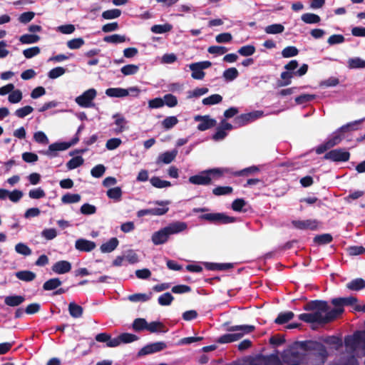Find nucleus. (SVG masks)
Listing matches in <instances>:
<instances>
[{
	"mask_svg": "<svg viewBox=\"0 0 365 365\" xmlns=\"http://www.w3.org/2000/svg\"><path fill=\"white\" fill-rule=\"evenodd\" d=\"M294 317V314L291 311L287 312H281L274 319V322L277 324H284L292 319Z\"/></svg>",
	"mask_w": 365,
	"mask_h": 365,
	"instance_id": "34",
	"label": "nucleus"
},
{
	"mask_svg": "<svg viewBox=\"0 0 365 365\" xmlns=\"http://www.w3.org/2000/svg\"><path fill=\"white\" fill-rule=\"evenodd\" d=\"M95 339L98 342H105L108 347H116L118 346L117 339H111V336L106 332L98 334Z\"/></svg>",
	"mask_w": 365,
	"mask_h": 365,
	"instance_id": "20",
	"label": "nucleus"
},
{
	"mask_svg": "<svg viewBox=\"0 0 365 365\" xmlns=\"http://www.w3.org/2000/svg\"><path fill=\"white\" fill-rule=\"evenodd\" d=\"M302 20L306 24H317L320 21V17L314 14L306 13L302 16Z\"/></svg>",
	"mask_w": 365,
	"mask_h": 365,
	"instance_id": "54",
	"label": "nucleus"
},
{
	"mask_svg": "<svg viewBox=\"0 0 365 365\" xmlns=\"http://www.w3.org/2000/svg\"><path fill=\"white\" fill-rule=\"evenodd\" d=\"M167 346L166 344L163 341H158L152 344H149L143 347L138 352L139 355H148L155 352L160 351L165 349Z\"/></svg>",
	"mask_w": 365,
	"mask_h": 365,
	"instance_id": "13",
	"label": "nucleus"
},
{
	"mask_svg": "<svg viewBox=\"0 0 365 365\" xmlns=\"http://www.w3.org/2000/svg\"><path fill=\"white\" fill-rule=\"evenodd\" d=\"M239 72L236 68H230L226 69L222 74L223 78L227 81H232L237 78Z\"/></svg>",
	"mask_w": 365,
	"mask_h": 365,
	"instance_id": "45",
	"label": "nucleus"
},
{
	"mask_svg": "<svg viewBox=\"0 0 365 365\" xmlns=\"http://www.w3.org/2000/svg\"><path fill=\"white\" fill-rule=\"evenodd\" d=\"M255 329V326L253 325H240V326H232L227 329L229 331H240V334H249L252 332Z\"/></svg>",
	"mask_w": 365,
	"mask_h": 365,
	"instance_id": "39",
	"label": "nucleus"
},
{
	"mask_svg": "<svg viewBox=\"0 0 365 365\" xmlns=\"http://www.w3.org/2000/svg\"><path fill=\"white\" fill-rule=\"evenodd\" d=\"M177 155L176 150L163 153L159 156V160L165 164H169L174 160Z\"/></svg>",
	"mask_w": 365,
	"mask_h": 365,
	"instance_id": "43",
	"label": "nucleus"
},
{
	"mask_svg": "<svg viewBox=\"0 0 365 365\" xmlns=\"http://www.w3.org/2000/svg\"><path fill=\"white\" fill-rule=\"evenodd\" d=\"M66 72V69L63 67H56L48 73V77L51 79H56L63 76Z\"/></svg>",
	"mask_w": 365,
	"mask_h": 365,
	"instance_id": "59",
	"label": "nucleus"
},
{
	"mask_svg": "<svg viewBox=\"0 0 365 365\" xmlns=\"http://www.w3.org/2000/svg\"><path fill=\"white\" fill-rule=\"evenodd\" d=\"M332 240L333 237L329 233L316 235L313 239L314 242L318 245L329 244Z\"/></svg>",
	"mask_w": 365,
	"mask_h": 365,
	"instance_id": "30",
	"label": "nucleus"
},
{
	"mask_svg": "<svg viewBox=\"0 0 365 365\" xmlns=\"http://www.w3.org/2000/svg\"><path fill=\"white\" fill-rule=\"evenodd\" d=\"M152 297V292L149 294L136 293L128 296V299L130 302H147Z\"/></svg>",
	"mask_w": 365,
	"mask_h": 365,
	"instance_id": "40",
	"label": "nucleus"
},
{
	"mask_svg": "<svg viewBox=\"0 0 365 365\" xmlns=\"http://www.w3.org/2000/svg\"><path fill=\"white\" fill-rule=\"evenodd\" d=\"M243 336V334H225L220 336L217 341L220 344L230 343L239 340Z\"/></svg>",
	"mask_w": 365,
	"mask_h": 365,
	"instance_id": "26",
	"label": "nucleus"
},
{
	"mask_svg": "<svg viewBox=\"0 0 365 365\" xmlns=\"http://www.w3.org/2000/svg\"><path fill=\"white\" fill-rule=\"evenodd\" d=\"M40 40V36L36 34H24L19 38V41L23 44H31L37 43Z\"/></svg>",
	"mask_w": 365,
	"mask_h": 365,
	"instance_id": "44",
	"label": "nucleus"
},
{
	"mask_svg": "<svg viewBox=\"0 0 365 365\" xmlns=\"http://www.w3.org/2000/svg\"><path fill=\"white\" fill-rule=\"evenodd\" d=\"M264 115L262 110H255L237 116L234 120L235 126L241 127L260 118Z\"/></svg>",
	"mask_w": 365,
	"mask_h": 365,
	"instance_id": "7",
	"label": "nucleus"
},
{
	"mask_svg": "<svg viewBox=\"0 0 365 365\" xmlns=\"http://www.w3.org/2000/svg\"><path fill=\"white\" fill-rule=\"evenodd\" d=\"M103 41L106 43L117 44L129 41V38L124 35L113 34L105 36L103 38Z\"/></svg>",
	"mask_w": 365,
	"mask_h": 365,
	"instance_id": "29",
	"label": "nucleus"
},
{
	"mask_svg": "<svg viewBox=\"0 0 365 365\" xmlns=\"http://www.w3.org/2000/svg\"><path fill=\"white\" fill-rule=\"evenodd\" d=\"M118 341V345L121 343H130L135 341L138 339V337L133 334L130 333H123L120 334L118 337L115 338Z\"/></svg>",
	"mask_w": 365,
	"mask_h": 365,
	"instance_id": "35",
	"label": "nucleus"
},
{
	"mask_svg": "<svg viewBox=\"0 0 365 365\" xmlns=\"http://www.w3.org/2000/svg\"><path fill=\"white\" fill-rule=\"evenodd\" d=\"M155 205L163 206V207H154L152 209V215L155 216H161L165 214H166L168 210L169 207H168V205L170 204V201L169 200H156L153 202Z\"/></svg>",
	"mask_w": 365,
	"mask_h": 365,
	"instance_id": "21",
	"label": "nucleus"
},
{
	"mask_svg": "<svg viewBox=\"0 0 365 365\" xmlns=\"http://www.w3.org/2000/svg\"><path fill=\"white\" fill-rule=\"evenodd\" d=\"M15 276L19 280L26 282H32L36 277V274L34 272L30 270H22L16 272L15 273Z\"/></svg>",
	"mask_w": 365,
	"mask_h": 365,
	"instance_id": "24",
	"label": "nucleus"
},
{
	"mask_svg": "<svg viewBox=\"0 0 365 365\" xmlns=\"http://www.w3.org/2000/svg\"><path fill=\"white\" fill-rule=\"evenodd\" d=\"M106 195L108 198L116 202L121 200L123 191L120 187H115L107 190Z\"/></svg>",
	"mask_w": 365,
	"mask_h": 365,
	"instance_id": "31",
	"label": "nucleus"
},
{
	"mask_svg": "<svg viewBox=\"0 0 365 365\" xmlns=\"http://www.w3.org/2000/svg\"><path fill=\"white\" fill-rule=\"evenodd\" d=\"M300 348L304 351H317L323 358L327 356V351L324 345L316 341H304L299 342Z\"/></svg>",
	"mask_w": 365,
	"mask_h": 365,
	"instance_id": "9",
	"label": "nucleus"
},
{
	"mask_svg": "<svg viewBox=\"0 0 365 365\" xmlns=\"http://www.w3.org/2000/svg\"><path fill=\"white\" fill-rule=\"evenodd\" d=\"M222 101V97L219 94H213L202 100V104L205 106H212L220 103Z\"/></svg>",
	"mask_w": 365,
	"mask_h": 365,
	"instance_id": "50",
	"label": "nucleus"
},
{
	"mask_svg": "<svg viewBox=\"0 0 365 365\" xmlns=\"http://www.w3.org/2000/svg\"><path fill=\"white\" fill-rule=\"evenodd\" d=\"M192 71L191 76L194 79L202 80L205 77V72L198 66V64L193 63L189 65Z\"/></svg>",
	"mask_w": 365,
	"mask_h": 365,
	"instance_id": "33",
	"label": "nucleus"
},
{
	"mask_svg": "<svg viewBox=\"0 0 365 365\" xmlns=\"http://www.w3.org/2000/svg\"><path fill=\"white\" fill-rule=\"evenodd\" d=\"M85 43L82 38H76L67 41L66 45L70 49H78Z\"/></svg>",
	"mask_w": 365,
	"mask_h": 365,
	"instance_id": "61",
	"label": "nucleus"
},
{
	"mask_svg": "<svg viewBox=\"0 0 365 365\" xmlns=\"http://www.w3.org/2000/svg\"><path fill=\"white\" fill-rule=\"evenodd\" d=\"M97 92L94 88H90L76 97V103L83 108H90L94 106L93 101L96 98Z\"/></svg>",
	"mask_w": 365,
	"mask_h": 365,
	"instance_id": "10",
	"label": "nucleus"
},
{
	"mask_svg": "<svg viewBox=\"0 0 365 365\" xmlns=\"http://www.w3.org/2000/svg\"><path fill=\"white\" fill-rule=\"evenodd\" d=\"M259 172V168L256 165H252L246 168H244L239 171H234L233 175L236 177L239 176H248L251 174Z\"/></svg>",
	"mask_w": 365,
	"mask_h": 365,
	"instance_id": "36",
	"label": "nucleus"
},
{
	"mask_svg": "<svg viewBox=\"0 0 365 365\" xmlns=\"http://www.w3.org/2000/svg\"><path fill=\"white\" fill-rule=\"evenodd\" d=\"M196 121L199 122L197 125V129L200 130H208L216 125V120L213 118H211L209 115H197L195 118Z\"/></svg>",
	"mask_w": 365,
	"mask_h": 365,
	"instance_id": "16",
	"label": "nucleus"
},
{
	"mask_svg": "<svg viewBox=\"0 0 365 365\" xmlns=\"http://www.w3.org/2000/svg\"><path fill=\"white\" fill-rule=\"evenodd\" d=\"M187 228V225L185 222L176 221L170 223L153 233L151 236L152 242L155 245H163L169 240L170 235L182 232Z\"/></svg>",
	"mask_w": 365,
	"mask_h": 365,
	"instance_id": "2",
	"label": "nucleus"
},
{
	"mask_svg": "<svg viewBox=\"0 0 365 365\" xmlns=\"http://www.w3.org/2000/svg\"><path fill=\"white\" fill-rule=\"evenodd\" d=\"M78 141L79 138H72L69 142H56L51 143L48 146V153L53 157H56L58 151L66 150L70 147L76 145Z\"/></svg>",
	"mask_w": 365,
	"mask_h": 365,
	"instance_id": "11",
	"label": "nucleus"
},
{
	"mask_svg": "<svg viewBox=\"0 0 365 365\" xmlns=\"http://www.w3.org/2000/svg\"><path fill=\"white\" fill-rule=\"evenodd\" d=\"M357 302V298L354 297H338L332 299L331 300V303L335 307L329 312L332 320L334 321L336 319L344 312V306H351L355 304Z\"/></svg>",
	"mask_w": 365,
	"mask_h": 365,
	"instance_id": "3",
	"label": "nucleus"
},
{
	"mask_svg": "<svg viewBox=\"0 0 365 365\" xmlns=\"http://www.w3.org/2000/svg\"><path fill=\"white\" fill-rule=\"evenodd\" d=\"M232 191L233 188L230 186H217L212 190V193L216 196H220L230 195Z\"/></svg>",
	"mask_w": 365,
	"mask_h": 365,
	"instance_id": "51",
	"label": "nucleus"
},
{
	"mask_svg": "<svg viewBox=\"0 0 365 365\" xmlns=\"http://www.w3.org/2000/svg\"><path fill=\"white\" fill-rule=\"evenodd\" d=\"M292 225L298 230H316L318 228L319 221L317 220L309 219L306 220H292Z\"/></svg>",
	"mask_w": 365,
	"mask_h": 365,
	"instance_id": "12",
	"label": "nucleus"
},
{
	"mask_svg": "<svg viewBox=\"0 0 365 365\" xmlns=\"http://www.w3.org/2000/svg\"><path fill=\"white\" fill-rule=\"evenodd\" d=\"M139 70V66L134 64H128L120 68L121 73L125 76L135 74Z\"/></svg>",
	"mask_w": 365,
	"mask_h": 365,
	"instance_id": "58",
	"label": "nucleus"
},
{
	"mask_svg": "<svg viewBox=\"0 0 365 365\" xmlns=\"http://www.w3.org/2000/svg\"><path fill=\"white\" fill-rule=\"evenodd\" d=\"M150 184L156 188H164L171 186L170 181L161 180L159 177L154 176L150 180Z\"/></svg>",
	"mask_w": 365,
	"mask_h": 365,
	"instance_id": "38",
	"label": "nucleus"
},
{
	"mask_svg": "<svg viewBox=\"0 0 365 365\" xmlns=\"http://www.w3.org/2000/svg\"><path fill=\"white\" fill-rule=\"evenodd\" d=\"M96 245L94 242L86 239H78L75 242V247L81 252H88L94 250Z\"/></svg>",
	"mask_w": 365,
	"mask_h": 365,
	"instance_id": "17",
	"label": "nucleus"
},
{
	"mask_svg": "<svg viewBox=\"0 0 365 365\" xmlns=\"http://www.w3.org/2000/svg\"><path fill=\"white\" fill-rule=\"evenodd\" d=\"M146 327L147 322L143 318L135 319L132 324V327L135 331H140L142 330L146 329Z\"/></svg>",
	"mask_w": 365,
	"mask_h": 365,
	"instance_id": "57",
	"label": "nucleus"
},
{
	"mask_svg": "<svg viewBox=\"0 0 365 365\" xmlns=\"http://www.w3.org/2000/svg\"><path fill=\"white\" fill-rule=\"evenodd\" d=\"M25 301L24 296L21 295H10L4 299V303L9 307H17Z\"/></svg>",
	"mask_w": 365,
	"mask_h": 365,
	"instance_id": "25",
	"label": "nucleus"
},
{
	"mask_svg": "<svg viewBox=\"0 0 365 365\" xmlns=\"http://www.w3.org/2000/svg\"><path fill=\"white\" fill-rule=\"evenodd\" d=\"M299 319L307 323H318L325 324L332 322L331 315L328 312L324 316L320 312L313 313H303L298 316Z\"/></svg>",
	"mask_w": 365,
	"mask_h": 365,
	"instance_id": "4",
	"label": "nucleus"
},
{
	"mask_svg": "<svg viewBox=\"0 0 365 365\" xmlns=\"http://www.w3.org/2000/svg\"><path fill=\"white\" fill-rule=\"evenodd\" d=\"M284 31V27L280 24H274L264 28V31L268 34H278Z\"/></svg>",
	"mask_w": 365,
	"mask_h": 365,
	"instance_id": "42",
	"label": "nucleus"
},
{
	"mask_svg": "<svg viewBox=\"0 0 365 365\" xmlns=\"http://www.w3.org/2000/svg\"><path fill=\"white\" fill-rule=\"evenodd\" d=\"M15 250L17 253L24 256H28L31 254V250L26 245L21 242L16 245Z\"/></svg>",
	"mask_w": 365,
	"mask_h": 365,
	"instance_id": "64",
	"label": "nucleus"
},
{
	"mask_svg": "<svg viewBox=\"0 0 365 365\" xmlns=\"http://www.w3.org/2000/svg\"><path fill=\"white\" fill-rule=\"evenodd\" d=\"M348 66L349 68H365V61L359 57L349 58Z\"/></svg>",
	"mask_w": 365,
	"mask_h": 365,
	"instance_id": "52",
	"label": "nucleus"
},
{
	"mask_svg": "<svg viewBox=\"0 0 365 365\" xmlns=\"http://www.w3.org/2000/svg\"><path fill=\"white\" fill-rule=\"evenodd\" d=\"M22 99V92L19 90H13L9 95L8 100L11 103H17Z\"/></svg>",
	"mask_w": 365,
	"mask_h": 365,
	"instance_id": "60",
	"label": "nucleus"
},
{
	"mask_svg": "<svg viewBox=\"0 0 365 365\" xmlns=\"http://www.w3.org/2000/svg\"><path fill=\"white\" fill-rule=\"evenodd\" d=\"M68 312L72 317L80 318L83 315V309L81 306L77 304L74 302H72L68 304Z\"/></svg>",
	"mask_w": 365,
	"mask_h": 365,
	"instance_id": "27",
	"label": "nucleus"
},
{
	"mask_svg": "<svg viewBox=\"0 0 365 365\" xmlns=\"http://www.w3.org/2000/svg\"><path fill=\"white\" fill-rule=\"evenodd\" d=\"M363 121V120H355L354 122H351L347 123L345 125L341 126L339 131L342 134L349 131V130H354L358 129V126L360 125V123Z\"/></svg>",
	"mask_w": 365,
	"mask_h": 365,
	"instance_id": "53",
	"label": "nucleus"
},
{
	"mask_svg": "<svg viewBox=\"0 0 365 365\" xmlns=\"http://www.w3.org/2000/svg\"><path fill=\"white\" fill-rule=\"evenodd\" d=\"M174 300L173 296L170 292H165L158 297V303L161 306H168Z\"/></svg>",
	"mask_w": 365,
	"mask_h": 365,
	"instance_id": "56",
	"label": "nucleus"
},
{
	"mask_svg": "<svg viewBox=\"0 0 365 365\" xmlns=\"http://www.w3.org/2000/svg\"><path fill=\"white\" fill-rule=\"evenodd\" d=\"M256 49L252 45H247L241 47L238 50V53L242 56H250L255 53Z\"/></svg>",
	"mask_w": 365,
	"mask_h": 365,
	"instance_id": "63",
	"label": "nucleus"
},
{
	"mask_svg": "<svg viewBox=\"0 0 365 365\" xmlns=\"http://www.w3.org/2000/svg\"><path fill=\"white\" fill-rule=\"evenodd\" d=\"M234 127H236L235 124L232 125L225 120H222L217 126L216 133L213 137H225L228 132L232 130Z\"/></svg>",
	"mask_w": 365,
	"mask_h": 365,
	"instance_id": "19",
	"label": "nucleus"
},
{
	"mask_svg": "<svg viewBox=\"0 0 365 365\" xmlns=\"http://www.w3.org/2000/svg\"><path fill=\"white\" fill-rule=\"evenodd\" d=\"M81 200L79 194L66 193L61 197V201L65 204L76 203Z\"/></svg>",
	"mask_w": 365,
	"mask_h": 365,
	"instance_id": "47",
	"label": "nucleus"
},
{
	"mask_svg": "<svg viewBox=\"0 0 365 365\" xmlns=\"http://www.w3.org/2000/svg\"><path fill=\"white\" fill-rule=\"evenodd\" d=\"M341 138H329L326 142L316 147L315 152L318 155L325 153L323 157L324 160H329L335 163L347 162L350 158V153L344 148H336L329 151L331 148L338 145Z\"/></svg>",
	"mask_w": 365,
	"mask_h": 365,
	"instance_id": "1",
	"label": "nucleus"
},
{
	"mask_svg": "<svg viewBox=\"0 0 365 365\" xmlns=\"http://www.w3.org/2000/svg\"><path fill=\"white\" fill-rule=\"evenodd\" d=\"M106 172V167L102 164H98L93 167L91 170L93 177L99 178L103 175Z\"/></svg>",
	"mask_w": 365,
	"mask_h": 365,
	"instance_id": "62",
	"label": "nucleus"
},
{
	"mask_svg": "<svg viewBox=\"0 0 365 365\" xmlns=\"http://www.w3.org/2000/svg\"><path fill=\"white\" fill-rule=\"evenodd\" d=\"M346 347L355 350L361 344L365 346V331H357L352 336H347L344 339Z\"/></svg>",
	"mask_w": 365,
	"mask_h": 365,
	"instance_id": "8",
	"label": "nucleus"
},
{
	"mask_svg": "<svg viewBox=\"0 0 365 365\" xmlns=\"http://www.w3.org/2000/svg\"><path fill=\"white\" fill-rule=\"evenodd\" d=\"M113 118L115 119V124L117 128H115V131L117 133H120L125 129V125L127 124V121L125 118L120 114H115L113 115Z\"/></svg>",
	"mask_w": 365,
	"mask_h": 365,
	"instance_id": "41",
	"label": "nucleus"
},
{
	"mask_svg": "<svg viewBox=\"0 0 365 365\" xmlns=\"http://www.w3.org/2000/svg\"><path fill=\"white\" fill-rule=\"evenodd\" d=\"M140 89L136 87H130L128 89L122 88H110L106 90V94L111 98H123L131 94L133 96H138L140 93Z\"/></svg>",
	"mask_w": 365,
	"mask_h": 365,
	"instance_id": "6",
	"label": "nucleus"
},
{
	"mask_svg": "<svg viewBox=\"0 0 365 365\" xmlns=\"http://www.w3.org/2000/svg\"><path fill=\"white\" fill-rule=\"evenodd\" d=\"M294 76H295L294 72L287 71L282 72L280 76L282 80L277 82V86L282 87L289 85Z\"/></svg>",
	"mask_w": 365,
	"mask_h": 365,
	"instance_id": "32",
	"label": "nucleus"
},
{
	"mask_svg": "<svg viewBox=\"0 0 365 365\" xmlns=\"http://www.w3.org/2000/svg\"><path fill=\"white\" fill-rule=\"evenodd\" d=\"M83 163L84 160L81 156H76L68 161L66 167L68 170H73L82 165Z\"/></svg>",
	"mask_w": 365,
	"mask_h": 365,
	"instance_id": "46",
	"label": "nucleus"
},
{
	"mask_svg": "<svg viewBox=\"0 0 365 365\" xmlns=\"http://www.w3.org/2000/svg\"><path fill=\"white\" fill-rule=\"evenodd\" d=\"M205 173H208L210 177L220 178L225 174H231L233 175L234 171L230 168H215L205 170Z\"/></svg>",
	"mask_w": 365,
	"mask_h": 365,
	"instance_id": "22",
	"label": "nucleus"
},
{
	"mask_svg": "<svg viewBox=\"0 0 365 365\" xmlns=\"http://www.w3.org/2000/svg\"><path fill=\"white\" fill-rule=\"evenodd\" d=\"M71 269V264L66 260H60L56 262L52 266V270L56 274H62L70 272Z\"/></svg>",
	"mask_w": 365,
	"mask_h": 365,
	"instance_id": "18",
	"label": "nucleus"
},
{
	"mask_svg": "<svg viewBox=\"0 0 365 365\" xmlns=\"http://www.w3.org/2000/svg\"><path fill=\"white\" fill-rule=\"evenodd\" d=\"M257 365H272V364H279L280 359L277 354H269L264 356L262 354H258L255 356Z\"/></svg>",
	"mask_w": 365,
	"mask_h": 365,
	"instance_id": "15",
	"label": "nucleus"
},
{
	"mask_svg": "<svg viewBox=\"0 0 365 365\" xmlns=\"http://www.w3.org/2000/svg\"><path fill=\"white\" fill-rule=\"evenodd\" d=\"M165 325L160 322H152L150 324L147 323L146 329L148 330L151 333L157 332V331H163L165 330Z\"/></svg>",
	"mask_w": 365,
	"mask_h": 365,
	"instance_id": "49",
	"label": "nucleus"
},
{
	"mask_svg": "<svg viewBox=\"0 0 365 365\" xmlns=\"http://www.w3.org/2000/svg\"><path fill=\"white\" fill-rule=\"evenodd\" d=\"M121 15V11L118 9L105 11L102 13V17L104 19H114L118 18Z\"/></svg>",
	"mask_w": 365,
	"mask_h": 365,
	"instance_id": "55",
	"label": "nucleus"
},
{
	"mask_svg": "<svg viewBox=\"0 0 365 365\" xmlns=\"http://www.w3.org/2000/svg\"><path fill=\"white\" fill-rule=\"evenodd\" d=\"M173 26L170 24H165L163 25H153L150 30L154 34H163L169 32L172 30Z\"/></svg>",
	"mask_w": 365,
	"mask_h": 365,
	"instance_id": "48",
	"label": "nucleus"
},
{
	"mask_svg": "<svg viewBox=\"0 0 365 365\" xmlns=\"http://www.w3.org/2000/svg\"><path fill=\"white\" fill-rule=\"evenodd\" d=\"M201 220L209 221L214 224H230L236 222V218L227 215L223 212L207 213L200 216Z\"/></svg>",
	"mask_w": 365,
	"mask_h": 365,
	"instance_id": "5",
	"label": "nucleus"
},
{
	"mask_svg": "<svg viewBox=\"0 0 365 365\" xmlns=\"http://www.w3.org/2000/svg\"><path fill=\"white\" fill-rule=\"evenodd\" d=\"M189 182L193 185H208L212 184V177L208 173H205V170L198 175H195L189 178Z\"/></svg>",
	"mask_w": 365,
	"mask_h": 365,
	"instance_id": "14",
	"label": "nucleus"
},
{
	"mask_svg": "<svg viewBox=\"0 0 365 365\" xmlns=\"http://www.w3.org/2000/svg\"><path fill=\"white\" fill-rule=\"evenodd\" d=\"M346 287L352 291H359L365 288V280L362 278H356L346 284Z\"/></svg>",
	"mask_w": 365,
	"mask_h": 365,
	"instance_id": "28",
	"label": "nucleus"
},
{
	"mask_svg": "<svg viewBox=\"0 0 365 365\" xmlns=\"http://www.w3.org/2000/svg\"><path fill=\"white\" fill-rule=\"evenodd\" d=\"M61 281L58 278H52L44 282L43 289L46 291L53 290L61 286Z\"/></svg>",
	"mask_w": 365,
	"mask_h": 365,
	"instance_id": "37",
	"label": "nucleus"
},
{
	"mask_svg": "<svg viewBox=\"0 0 365 365\" xmlns=\"http://www.w3.org/2000/svg\"><path fill=\"white\" fill-rule=\"evenodd\" d=\"M119 241L116 237L110 238L108 242L101 245L100 249L103 253L113 252L118 245Z\"/></svg>",
	"mask_w": 365,
	"mask_h": 365,
	"instance_id": "23",
	"label": "nucleus"
}]
</instances>
